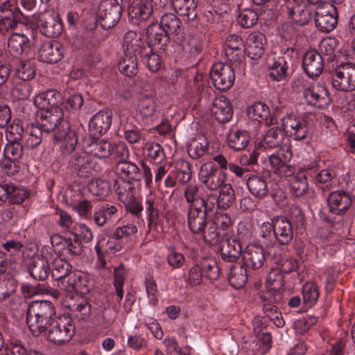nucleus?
Wrapping results in <instances>:
<instances>
[{
  "label": "nucleus",
  "mask_w": 355,
  "mask_h": 355,
  "mask_svg": "<svg viewBox=\"0 0 355 355\" xmlns=\"http://www.w3.org/2000/svg\"><path fill=\"white\" fill-rule=\"evenodd\" d=\"M62 103V95L55 90L42 92L34 98V104L39 111L37 119L38 124L32 123L26 128L24 137L26 145L34 148L42 141V134L44 132L54 131L56 128L55 138L63 139L60 148L64 155L69 154L75 150L78 143V137L74 131L70 130L68 122L64 121V113L60 105Z\"/></svg>",
  "instance_id": "obj_1"
},
{
  "label": "nucleus",
  "mask_w": 355,
  "mask_h": 355,
  "mask_svg": "<svg viewBox=\"0 0 355 355\" xmlns=\"http://www.w3.org/2000/svg\"><path fill=\"white\" fill-rule=\"evenodd\" d=\"M8 141L4 147V159H0V178L12 177L20 173L22 166V121L15 119L6 130Z\"/></svg>",
  "instance_id": "obj_2"
},
{
  "label": "nucleus",
  "mask_w": 355,
  "mask_h": 355,
  "mask_svg": "<svg viewBox=\"0 0 355 355\" xmlns=\"http://www.w3.org/2000/svg\"><path fill=\"white\" fill-rule=\"evenodd\" d=\"M259 236L260 242L266 247L272 246L276 241L285 245L293 239V226L286 217L277 216L271 222L260 225Z\"/></svg>",
  "instance_id": "obj_3"
},
{
  "label": "nucleus",
  "mask_w": 355,
  "mask_h": 355,
  "mask_svg": "<svg viewBox=\"0 0 355 355\" xmlns=\"http://www.w3.org/2000/svg\"><path fill=\"white\" fill-rule=\"evenodd\" d=\"M55 311L53 304L48 300L32 302L26 310V324L35 336L43 332L50 324Z\"/></svg>",
  "instance_id": "obj_4"
},
{
  "label": "nucleus",
  "mask_w": 355,
  "mask_h": 355,
  "mask_svg": "<svg viewBox=\"0 0 355 355\" xmlns=\"http://www.w3.org/2000/svg\"><path fill=\"white\" fill-rule=\"evenodd\" d=\"M24 26L32 31L39 28L40 33L47 37H58L62 31L61 20L52 10H46L31 16L24 15Z\"/></svg>",
  "instance_id": "obj_5"
},
{
  "label": "nucleus",
  "mask_w": 355,
  "mask_h": 355,
  "mask_svg": "<svg viewBox=\"0 0 355 355\" xmlns=\"http://www.w3.org/2000/svg\"><path fill=\"white\" fill-rule=\"evenodd\" d=\"M141 38L135 31L127 32L123 39L124 55L119 62V71L126 76L132 77L138 71V49Z\"/></svg>",
  "instance_id": "obj_6"
},
{
  "label": "nucleus",
  "mask_w": 355,
  "mask_h": 355,
  "mask_svg": "<svg viewBox=\"0 0 355 355\" xmlns=\"http://www.w3.org/2000/svg\"><path fill=\"white\" fill-rule=\"evenodd\" d=\"M142 90L148 93L143 94L135 107L136 117L142 121L153 120L159 112V107L156 102V92L151 83L147 82Z\"/></svg>",
  "instance_id": "obj_7"
},
{
  "label": "nucleus",
  "mask_w": 355,
  "mask_h": 355,
  "mask_svg": "<svg viewBox=\"0 0 355 355\" xmlns=\"http://www.w3.org/2000/svg\"><path fill=\"white\" fill-rule=\"evenodd\" d=\"M74 334L75 326L71 318H58L48 329L46 338L49 342L60 345L69 342Z\"/></svg>",
  "instance_id": "obj_8"
},
{
  "label": "nucleus",
  "mask_w": 355,
  "mask_h": 355,
  "mask_svg": "<svg viewBox=\"0 0 355 355\" xmlns=\"http://www.w3.org/2000/svg\"><path fill=\"white\" fill-rule=\"evenodd\" d=\"M133 0L128 8V15L133 23L148 19L150 17L159 12L165 6L162 0Z\"/></svg>",
  "instance_id": "obj_9"
},
{
  "label": "nucleus",
  "mask_w": 355,
  "mask_h": 355,
  "mask_svg": "<svg viewBox=\"0 0 355 355\" xmlns=\"http://www.w3.org/2000/svg\"><path fill=\"white\" fill-rule=\"evenodd\" d=\"M282 125L287 135L295 141L304 140L311 134L309 123L302 116L288 114L282 118Z\"/></svg>",
  "instance_id": "obj_10"
},
{
  "label": "nucleus",
  "mask_w": 355,
  "mask_h": 355,
  "mask_svg": "<svg viewBox=\"0 0 355 355\" xmlns=\"http://www.w3.org/2000/svg\"><path fill=\"white\" fill-rule=\"evenodd\" d=\"M53 259V250L49 245L43 246L40 255L34 258L33 263L28 268L31 277L36 280H44L50 271V263Z\"/></svg>",
  "instance_id": "obj_11"
},
{
  "label": "nucleus",
  "mask_w": 355,
  "mask_h": 355,
  "mask_svg": "<svg viewBox=\"0 0 355 355\" xmlns=\"http://www.w3.org/2000/svg\"><path fill=\"white\" fill-rule=\"evenodd\" d=\"M210 77L216 89L220 91L227 90L235 80L233 66L223 62L216 63L211 69Z\"/></svg>",
  "instance_id": "obj_12"
},
{
  "label": "nucleus",
  "mask_w": 355,
  "mask_h": 355,
  "mask_svg": "<svg viewBox=\"0 0 355 355\" xmlns=\"http://www.w3.org/2000/svg\"><path fill=\"white\" fill-rule=\"evenodd\" d=\"M337 12L336 8L329 3H322L315 10V25L324 33L333 31L337 24Z\"/></svg>",
  "instance_id": "obj_13"
},
{
  "label": "nucleus",
  "mask_w": 355,
  "mask_h": 355,
  "mask_svg": "<svg viewBox=\"0 0 355 355\" xmlns=\"http://www.w3.org/2000/svg\"><path fill=\"white\" fill-rule=\"evenodd\" d=\"M332 86L337 90L355 89V64L347 62L340 64L332 76Z\"/></svg>",
  "instance_id": "obj_14"
},
{
  "label": "nucleus",
  "mask_w": 355,
  "mask_h": 355,
  "mask_svg": "<svg viewBox=\"0 0 355 355\" xmlns=\"http://www.w3.org/2000/svg\"><path fill=\"white\" fill-rule=\"evenodd\" d=\"M198 180L207 189L216 191L225 184V174L220 173L215 164L209 162L200 166Z\"/></svg>",
  "instance_id": "obj_15"
},
{
  "label": "nucleus",
  "mask_w": 355,
  "mask_h": 355,
  "mask_svg": "<svg viewBox=\"0 0 355 355\" xmlns=\"http://www.w3.org/2000/svg\"><path fill=\"white\" fill-rule=\"evenodd\" d=\"M122 8L117 0H103L98 8V17L105 29L114 26L121 18Z\"/></svg>",
  "instance_id": "obj_16"
},
{
  "label": "nucleus",
  "mask_w": 355,
  "mask_h": 355,
  "mask_svg": "<svg viewBox=\"0 0 355 355\" xmlns=\"http://www.w3.org/2000/svg\"><path fill=\"white\" fill-rule=\"evenodd\" d=\"M292 158V153L287 148H281L268 156V162L272 171L279 176H291L295 172L288 164Z\"/></svg>",
  "instance_id": "obj_17"
},
{
  "label": "nucleus",
  "mask_w": 355,
  "mask_h": 355,
  "mask_svg": "<svg viewBox=\"0 0 355 355\" xmlns=\"http://www.w3.org/2000/svg\"><path fill=\"white\" fill-rule=\"evenodd\" d=\"M200 207L190 206L187 214L188 227L193 234H200L204 232L207 224V210L212 209L209 206V200H201Z\"/></svg>",
  "instance_id": "obj_18"
},
{
  "label": "nucleus",
  "mask_w": 355,
  "mask_h": 355,
  "mask_svg": "<svg viewBox=\"0 0 355 355\" xmlns=\"http://www.w3.org/2000/svg\"><path fill=\"white\" fill-rule=\"evenodd\" d=\"M288 18L297 26L307 24L311 18L312 8L304 0H285Z\"/></svg>",
  "instance_id": "obj_19"
},
{
  "label": "nucleus",
  "mask_w": 355,
  "mask_h": 355,
  "mask_svg": "<svg viewBox=\"0 0 355 355\" xmlns=\"http://www.w3.org/2000/svg\"><path fill=\"white\" fill-rule=\"evenodd\" d=\"M22 12L17 0H7L0 4V25L6 29H13L21 24Z\"/></svg>",
  "instance_id": "obj_20"
},
{
  "label": "nucleus",
  "mask_w": 355,
  "mask_h": 355,
  "mask_svg": "<svg viewBox=\"0 0 355 355\" xmlns=\"http://www.w3.org/2000/svg\"><path fill=\"white\" fill-rule=\"evenodd\" d=\"M84 153L99 159L105 158L111 154L112 144L105 139L87 137L83 141Z\"/></svg>",
  "instance_id": "obj_21"
},
{
  "label": "nucleus",
  "mask_w": 355,
  "mask_h": 355,
  "mask_svg": "<svg viewBox=\"0 0 355 355\" xmlns=\"http://www.w3.org/2000/svg\"><path fill=\"white\" fill-rule=\"evenodd\" d=\"M304 97L308 104L320 109L327 107L330 103L327 89L320 85H312L305 88Z\"/></svg>",
  "instance_id": "obj_22"
},
{
  "label": "nucleus",
  "mask_w": 355,
  "mask_h": 355,
  "mask_svg": "<svg viewBox=\"0 0 355 355\" xmlns=\"http://www.w3.org/2000/svg\"><path fill=\"white\" fill-rule=\"evenodd\" d=\"M65 195L67 205L71 207L78 216L87 218L88 213L90 212L92 208L90 201L83 199L79 191H74L72 189H68Z\"/></svg>",
  "instance_id": "obj_23"
},
{
  "label": "nucleus",
  "mask_w": 355,
  "mask_h": 355,
  "mask_svg": "<svg viewBox=\"0 0 355 355\" xmlns=\"http://www.w3.org/2000/svg\"><path fill=\"white\" fill-rule=\"evenodd\" d=\"M114 188L119 200L125 205L127 209L133 215L139 216L143 210V206L139 201L133 198L132 191H130V186L125 184L123 190H122L116 182L114 184Z\"/></svg>",
  "instance_id": "obj_24"
},
{
  "label": "nucleus",
  "mask_w": 355,
  "mask_h": 355,
  "mask_svg": "<svg viewBox=\"0 0 355 355\" xmlns=\"http://www.w3.org/2000/svg\"><path fill=\"white\" fill-rule=\"evenodd\" d=\"M63 56V50L60 43L55 41L44 42L38 50L39 59L46 63H55Z\"/></svg>",
  "instance_id": "obj_25"
},
{
  "label": "nucleus",
  "mask_w": 355,
  "mask_h": 355,
  "mask_svg": "<svg viewBox=\"0 0 355 355\" xmlns=\"http://www.w3.org/2000/svg\"><path fill=\"white\" fill-rule=\"evenodd\" d=\"M302 67L310 78L320 75L323 71L324 64L321 55L316 51H308L304 55Z\"/></svg>",
  "instance_id": "obj_26"
},
{
  "label": "nucleus",
  "mask_w": 355,
  "mask_h": 355,
  "mask_svg": "<svg viewBox=\"0 0 355 355\" xmlns=\"http://www.w3.org/2000/svg\"><path fill=\"white\" fill-rule=\"evenodd\" d=\"M114 171L117 178L123 181L121 184L119 180H116L114 184L117 182L119 186L123 190L125 184L130 185L129 182L131 180H137L139 169L135 164L125 160L118 161Z\"/></svg>",
  "instance_id": "obj_27"
},
{
  "label": "nucleus",
  "mask_w": 355,
  "mask_h": 355,
  "mask_svg": "<svg viewBox=\"0 0 355 355\" xmlns=\"http://www.w3.org/2000/svg\"><path fill=\"white\" fill-rule=\"evenodd\" d=\"M352 200L349 195L343 191L331 193L327 199L329 211L335 215L342 214L351 205Z\"/></svg>",
  "instance_id": "obj_28"
},
{
  "label": "nucleus",
  "mask_w": 355,
  "mask_h": 355,
  "mask_svg": "<svg viewBox=\"0 0 355 355\" xmlns=\"http://www.w3.org/2000/svg\"><path fill=\"white\" fill-rule=\"evenodd\" d=\"M243 248L241 241L235 236L225 235L221 243V254L224 259L234 262L241 256Z\"/></svg>",
  "instance_id": "obj_29"
},
{
  "label": "nucleus",
  "mask_w": 355,
  "mask_h": 355,
  "mask_svg": "<svg viewBox=\"0 0 355 355\" xmlns=\"http://www.w3.org/2000/svg\"><path fill=\"white\" fill-rule=\"evenodd\" d=\"M266 37L260 32L250 33L245 40V52L252 60L259 58L263 53Z\"/></svg>",
  "instance_id": "obj_30"
},
{
  "label": "nucleus",
  "mask_w": 355,
  "mask_h": 355,
  "mask_svg": "<svg viewBox=\"0 0 355 355\" xmlns=\"http://www.w3.org/2000/svg\"><path fill=\"white\" fill-rule=\"evenodd\" d=\"M219 189L217 199L213 196V200L211 201V196L209 197V206L212 209L216 205L222 209L230 208L236 200V195L233 187L230 183H225Z\"/></svg>",
  "instance_id": "obj_31"
},
{
  "label": "nucleus",
  "mask_w": 355,
  "mask_h": 355,
  "mask_svg": "<svg viewBox=\"0 0 355 355\" xmlns=\"http://www.w3.org/2000/svg\"><path fill=\"white\" fill-rule=\"evenodd\" d=\"M112 123L111 111L101 110L95 114L89 122V132L93 135H102L105 133Z\"/></svg>",
  "instance_id": "obj_32"
},
{
  "label": "nucleus",
  "mask_w": 355,
  "mask_h": 355,
  "mask_svg": "<svg viewBox=\"0 0 355 355\" xmlns=\"http://www.w3.org/2000/svg\"><path fill=\"white\" fill-rule=\"evenodd\" d=\"M211 112L220 123L228 122L233 116L232 105L224 96L215 98L211 106Z\"/></svg>",
  "instance_id": "obj_33"
},
{
  "label": "nucleus",
  "mask_w": 355,
  "mask_h": 355,
  "mask_svg": "<svg viewBox=\"0 0 355 355\" xmlns=\"http://www.w3.org/2000/svg\"><path fill=\"white\" fill-rule=\"evenodd\" d=\"M243 259L248 268L259 269L265 261L263 248L258 245H248L243 252Z\"/></svg>",
  "instance_id": "obj_34"
},
{
  "label": "nucleus",
  "mask_w": 355,
  "mask_h": 355,
  "mask_svg": "<svg viewBox=\"0 0 355 355\" xmlns=\"http://www.w3.org/2000/svg\"><path fill=\"white\" fill-rule=\"evenodd\" d=\"M141 43L138 49V54L150 71L153 72L157 71L161 68L162 65L160 56L153 51L150 45L146 44V43L141 40Z\"/></svg>",
  "instance_id": "obj_35"
},
{
  "label": "nucleus",
  "mask_w": 355,
  "mask_h": 355,
  "mask_svg": "<svg viewBox=\"0 0 355 355\" xmlns=\"http://www.w3.org/2000/svg\"><path fill=\"white\" fill-rule=\"evenodd\" d=\"M198 0H169V5L180 15L186 17L188 21H193L198 15Z\"/></svg>",
  "instance_id": "obj_36"
},
{
  "label": "nucleus",
  "mask_w": 355,
  "mask_h": 355,
  "mask_svg": "<svg viewBox=\"0 0 355 355\" xmlns=\"http://www.w3.org/2000/svg\"><path fill=\"white\" fill-rule=\"evenodd\" d=\"M269 77L275 81H282L288 76V64L284 57L279 56L268 62Z\"/></svg>",
  "instance_id": "obj_37"
},
{
  "label": "nucleus",
  "mask_w": 355,
  "mask_h": 355,
  "mask_svg": "<svg viewBox=\"0 0 355 355\" xmlns=\"http://www.w3.org/2000/svg\"><path fill=\"white\" fill-rule=\"evenodd\" d=\"M114 239V238L103 237L96 244L95 249L98 257L97 263L98 268H103L106 265L105 260L103 257V253H112L120 249L119 245H116Z\"/></svg>",
  "instance_id": "obj_38"
},
{
  "label": "nucleus",
  "mask_w": 355,
  "mask_h": 355,
  "mask_svg": "<svg viewBox=\"0 0 355 355\" xmlns=\"http://www.w3.org/2000/svg\"><path fill=\"white\" fill-rule=\"evenodd\" d=\"M160 27L168 36L182 33L183 26L180 19L173 13H166L162 16Z\"/></svg>",
  "instance_id": "obj_39"
},
{
  "label": "nucleus",
  "mask_w": 355,
  "mask_h": 355,
  "mask_svg": "<svg viewBox=\"0 0 355 355\" xmlns=\"http://www.w3.org/2000/svg\"><path fill=\"white\" fill-rule=\"evenodd\" d=\"M284 138L282 130L277 126L270 128L263 136L261 141L257 144V148H273L279 147Z\"/></svg>",
  "instance_id": "obj_40"
},
{
  "label": "nucleus",
  "mask_w": 355,
  "mask_h": 355,
  "mask_svg": "<svg viewBox=\"0 0 355 355\" xmlns=\"http://www.w3.org/2000/svg\"><path fill=\"white\" fill-rule=\"evenodd\" d=\"M117 213V208L109 204H100L94 209V221L98 226H103Z\"/></svg>",
  "instance_id": "obj_41"
},
{
  "label": "nucleus",
  "mask_w": 355,
  "mask_h": 355,
  "mask_svg": "<svg viewBox=\"0 0 355 355\" xmlns=\"http://www.w3.org/2000/svg\"><path fill=\"white\" fill-rule=\"evenodd\" d=\"M247 113L250 119L259 123L262 121L268 123V121L270 119L269 107L260 101L250 105L248 108Z\"/></svg>",
  "instance_id": "obj_42"
},
{
  "label": "nucleus",
  "mask_w": 355,
  "mask_h": 355,
  "mask_svg": "<svg viewBox=\"0 0 355 355\" xmlns=\"http://www.w3.org/2000/svg\"><path fill=\"white\" fill-rule=\"evenodd\" d=\"M84 153V150L80 154L78 152L74 153L69 164L80 177L86 176L92 168V164L89 162Z\"/></svg>",
  "instance_id": "obj_43"
},
{
  "label": "nucleus",
  "mask_w": 355,
  "mask_h": 355,
  "mask_svg": "<svg viewBox=\"0 0 355 355\" xmlns=\"http://www.w3.org/2000/svg\"><path fill=\"white\" fill-rule=\"evenodd\" d=\"M230 148L235 150H244L250 141V136L245 130L232 131L227 138Z\"/></svg>",
  "instance_id": "obj_44"
},
{
  "label": "nucleus",
  "mask_w": 355,
  "mask_h": 355,
  "mask_svg": "<svg viewBox=\"0 0 355 355\" xmlns=\"http://www.w3.org/2000/svg\"><path fill=\"white\" fill-rule=\"evenodd\" d=\"M288 177L291 192L295 196L304 195L309 188L306 175L303 173H297Z\"/></svg>",
  "instance_id": "obj_45"
},
{
  "label": "nucleus",
  "mask_w": 355,
  "mask_h": 355,
  "mask_svg": "<svg viewBox=\"0 0 355 355\" xmlns=\"http://www.w3.org/2000/svg\"><path fill=\"white\" fill-rule=\"evenodd\" d=\"M144 155L150 162L157 164L164 159V152L162 147L156 142L148 141L143 148Z\"/></svg>",
  "instance_id": "obj_46"
},
{
  "label": "nucleus",
  "mask_w": 355,
  "mask_h": 355,
  "mask_svg": "<svg viewBox=\"0 0 355 355\" xmlns=\"http://www.w3.org/2000/svg\"><path fill=\"white\" fill-rule=\"evenodd\" d=\"M52 277L56 279L65 278L71 269L70 264L65 260L59 258L53 252V259L50 263Z\"/></svg>",
  "instance_id": "obj_47"
},
{
  "label": "nucleus",
  "mask_w": 355,
  "mask_h": 355,
  "mask_svg": "<svg viewBox=\"0 0 355 355\" xmlns=\"http://www.w3.org/2000/svg\"><path fill=\"white\" fill-rule=\"evenodd\" d=\"M208 141L204 136H199L193 140L187 146L188 155L192 159H199L207 150Z\"/></svg>",
  "instance_id": "obj_48"
},
{
  "label": "nucleus",
  "mask_w": 355,
  "mask_h": 355,
  "mask_svg": "<svg viewBox=\"0 0 355 355\" xmlns=\"http://www.w3.org/2000/svg\"><path fill=\"white\" fill-rule=\"evenodd\" d=\"M146 213L147 215L148 226L149 228H155L159 218V211L155 198L148 196L145 200Z\"/></svg>",
  "instance_id": "obj_49"
},
{
  "label": "nucleus",
  "mask_w": 355,
  "mask_h": 355,
  "mask_svg": "<svg viewBox=\"0 0 355 355\" xmlns=\"http://www.w3.org/2000/svg\"><path fill=\"white\" fill-rule=\"evenodd\" d=\"M146 35L149 45L150 44L152 45H164L168 40V36L162 31L160 26L157 24H152L147 28Z\"/></svg>",
  "instance_id": "obj_50"
},
{
  "label": "nucleus",
  "mask_w": 355,
  "mask_h": 355,
  "mask_svg": "<svg viewBox=\"0 0 355 355\" xmlns=\"http://www.w3.org/2000/svg\"><path fill=\"white\" fill-rule=\"evenodd\" d=\"M247 186L251 193L258 198L266 196L268 191L265 180L257 175L250 177L248 180Z\"/></svg>",
  "instance_id": "obj_51"
},
{
  "label": "nucleus",
  "mask_w": 355,
  "mask_h": 355,
  "mask_svg": "<svg viewBox=\"0 0 355 355\" xmlns=\"http://www.w3.org/2000/svg\"><path fill=\"white\" fill-rule=\"evenodd\" d=\"M22 187L19 185H15L13 183L10 184V189L9 193H8V199L9 202L13 206L10 208V213L11 214V217H13L14 214H17L18 209H16L15 205H17L19 208L21 207V205L22 203Z\"/></svg>",
  "instance_id": "obj_52"
},
{
  "label": "nucleus",
  "mask_w": 355,
  "mask_h": 355,
  "mask_svg": "<svg viewBox=\"0 0 355 355\" xmlns=\"http://www.w3.org/2000/svg\"><path fill=\"white\" fill-rule=\"evenodd\" d=\"M248 280L246 269L242 266L234 267L231 269L229 282L233 288H243Z\"/></svg>",
  "instance_id": "obj_53"
},
{
  "label": "nucleus",
  "mask_w": 355,
  "mask_h": 355,
  "mask_svg": "<svg viewBox=\"0 0 355 355\" xmlns=\"http://www.w3.org/2000/svg\"><path fill=\"white\" fill-rule=\"evenodd\" d=\"M111 190L110 183L103 179L92 180L89 184V191L93 196L103 198L108 196Z\"/></svg>",
  "instance_id": "obj_54"
},
{
  "label": "nucleus",
  "mask_w": 355,
  "mask_h": 355,
  "mask_svg": "<svg viewBox=\"0 0 355 355\" xmlns=\"http://www.w3.org/2000/svg\"><path fill=\"white\" fill-rule=\"evenodd\" d=\"M8 51L15 58H19V64H22L20 58L22 54V34L19 33H12L8 41Z\"/></svg>",
  "instance_id": "obj_55"
},
{
  "label": "nucleus",
  "mask_w": 355,
  "mask_h": 355,
  "mask_svg": "<svg viewBox=\"0 0 355 355\" xmlns=\"http://www.w3.org/2000/svg\"><path fill=\"white\" fill-rule=\"evenodd\" d=\"M335 176L334 171L331 168L321 170L315 177V182L322 190L329 189L333 184V179Z\"/></svg>",
  "instance_id": "obj_56"
},
{
  "label": "nucleus",
  "mask_w": 355,
  "mask_h": 355,
  "mask_svg": "<svg viewBox=\"0 0 355 355\" xmlns=\"http://www.w3.org/2000/svg\"><path fill=\"white\" fill-rule=\"evenodd\" d=\"M82 299L85 298L76 290H67L62 303L64 306L72 311L82 301Z\"/></svg>",
  "instance_id": "obj_57"
},
{
  "label": "nucleus",
  "mask_w": 355,
  "mask_h": 355,
  "mask_svg": "<svg viewBox=\"0 0 355 355\" xmlns=\"http://www.w3.org/2000/svg\"><path fill=\"white\" fill-rule=\"evenodd\" d=\"M282 272L277 268L272 269L266 278L268 288H282L284 286V276Z\"/></svg>",
  "instance_id": "obj_58"
},
{
  "label": "nucleus",
  "mask_w": 355,
  "mask_h": 355,
  "mask_svg": "<svg viewBox=\"0 0 355 355\" xmlns=\"http://www.w3.org/2000/svg\"><path fill=\"white\" fill-rule=\"evenodd\" d=\"M205 241L213 245L216 243L219 239V232L218 226L214 221L207 222L206 227L204 228V232L200 233Z\"/></svg>",
  "instance_id": "obj_59"
},
{
  "label": "nucleus",
  "mask_w": 355,
  "mask_h": 355,
  "mask_svg": "<svg viewBox=\"0 0 355 355\" xmlns=\"http://www.w3.org/2000/svg\"><path fill=\"white\" fill-rule=\"evenodd\" d=\"M19 262L13 259H10L9 262L4 257V254L0 252V275L6 272L8 274L12 275V272H18L21 268V260L19 258Z\"/></svg>",
  "instance_id": "obj_60"
},
{
  "label": "nucleus",
  "mask_w": 355,
  "mask_h": 355,
  "mask_svg": "<svg viewBox=\"0 0 355 355\" xmlns=\"http://www.w3.org/2000/svg\"><path fill=\"white\" fill-rule=\"evenodd\" d=\"M237 20L241 26L250 28L256 24L257 15L251 9H245L240 12Z\"/></svg>",
  "instance_id": "obj_61"
},
{
  "label": "nucleus",
  "mask_w": 355,
  "mask_h": 355,
  "mask_svg": "<svg viewBox=\"0 0 355 355\" xmlns=\"http://www.w3.org/2000/svg\"><path fill=\"white\" fill-rule=\"evenodd\" d=\"M74 317L80 321L87 320L91 315V306L86 299H82L77 306L72 311Z\"/></svg>",
  "instance_id": "obj_62"
},
{
  "label": "nucleus",
  "mask_w": 355,
  "mask_h": 355,
  "mask_svg": "<svg viewBox=\"0 0 355 355\" xmlns=\"http://www.w3.org/2000/svg\"><path fill=\"white\" fill-rule=\"evenodd\" d=\"M299 263L300 261L297 258L285 256L279 261L277 267L283 273H289L294 271Z\"/></svg>",
  "instance_id": "obj_63"
},
{
  "label": "nucleus",
  "mask_w": 355,
  "mask_h": 355,
  "mask_svg": "<svg viewBox=\"0 0 355 355\" xmlns=\"http://www.w3.org/2000/svg\"><path fill=\"white\" fill-rule=\"evenodd\" d=\"M111 154L113 158L119 159V161H125L129 157V150L124 142L112 144Z\"/></svg>",
  "instance_id": "obj_64"
}]
</instances>
